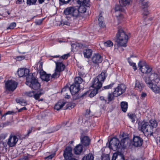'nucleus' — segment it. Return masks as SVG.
I'll list each match as a JSON object with an SVG mask.
<instances>
[{
	"mask_svg": "<svg viewBox=\"0 0 160 160\" xmlns=\"http://www.w3.org/2000/svg\"><path fill=\"white\" fill-rule=\"evenodd\" d=\"M139 69L143 73L147 75L143 79L147 84L150 86L152 83H158L160 80L159 75L158 72L153 70L152 68L144 62L140 61L138 63Z\"/></svg>",
	"mask_w": 160,
	"mask_h": 160,
	"instance_id": "nucleus-1",
	"label": "nucleus"
},
{
	"mask_svg": "<svg viewBox=\"0 0 160 160\" xmlns=\"http://www.w3.org/2000/svg\"><path fill=\"white\" fill-rule=\"evenodd\" d=\"M81 142L82 145L85 147L89 146L90 142V140L87 136L82 135L80 137Z\"/></svg>",
	"mask_w": 160,
	"mask_h": 160,
	"instance_id": "nucleus-15",
	"label": "nucleus"
},
{
	"mask_svg": "<svg viewBox=\"0 0 160 160\" xmlns=\"http://www.w3.org/2000/svg\"><path fill=\"white\" fill-rule=\"evenodd\" d=\"M44 93V92L43 91L41 92V91L40 92H38L37 93L35 94L34 93V95H33V97L35 99H38L40 97V96L42 94H43Z\"/></svg>",
	"mask_w": 160,
	"mask_h": 160,
	"instance_id": "nucleus-35",
	"label": "nucleus"
},
{
	"mask_svg": "<svg viewBox=\"0 0 160 160\" xmlns=\"http://www.w3.org/2000/svg\"><path fill=\"white\" fill-rule=\"evenodd\" d=\"M127 139H128V138H124L123 139H122L121 141V144H122L123 145H124V144L125 142V141Z\"/></svg>",
	"mask_w": 160,
	"mask_h": 160,
	"instance_id": "nucleus-53",
	"label": "nucleus"
},
{
	"mask_svg": "<svg viewBox=\"0 0 160 160\" xmlns=\"http://www.w3.org/2000/svg\"><path fill=\"white\" fill-rule=\"evenodd\" d=\"M143 140L139 137H134L133 138V145L135 147H140L142 143Z\"/></svg>",
	"mask_w": 160,
	"mask_h": 160,
	"instance_id": "nucleus-16",
	"label": "nucleus"
},
{
	"mask_svg": "<svg viewBox=\"0 0 160 160\" xmlns=\"http://www.w3.org/2000/svg\"><path fill=\"white\" fill-rule=\"evenodd\" d=\"M82 151V146L81 144H78L76 146L74 149V151L76 154H79Z\"/></svg>",
	"mask_w": 160,
	"mask_h": 160,
	"instance_id": "nucleus-21",
	"label": "nucleus"
},
{
	"mask_svg": "<svg viewBox=\"0 0 160 160\" xmlns=\"http://www.w3.org/2000/svg\"><path fill=\"white\" fill-rule=\"evenodd\" d=\"M130 0H119L120 5L122 6H125L129 3Z\"/></svg>",
	"mask_w": 160,
	"mask_h": 160,
	"instance_id": "nucleus-29",
	"label": "nucleus"
},
{
	"mask_svg": "<svg viewBox=\"0 0 160 160\" xmlns=\"http://www.w3.org/2000/svg\"><path fill=\"white\" fill-rule=\"evenodd\" d=\"M112 160H125L123 155L121 152H117L114 153Z\"/></svg>",
	"mask_w": 160,
	"mask_h": 160,
	"instance_id": "nucleus-17",
	"label": "nucleus"
},
{
	"mask_svg": "<svg viewBox=\"0 0 160 160\" xmlns=\"http://www.w3.org/2000/svg\"><path fill=\"white\" fill-rule=\"evenodd\" d=\"M22 100H20V99H17L16 100L17 103H19L20 104L21 102V103H23L22 102Z\"/></svg>",
	"mask_w": 160,
	"mask_h": 160,
	"instance_id": "nucleus-57",
	"label": "nucleus"
},
{
	"mask_svg": "<svg viewBox=\"0 0 160 160\" xmlns=\"http://www.w3.org/2000/svg\"><path fill=\"white\" fill-rule=\"evenodd\" d=\"M140 128L141 130L147 136H151L153 133L152 127L148 124V123L144 122L141 124Z\"/></svg>",
	"mask_w": 160,
	"mask_h": 160,
	"instance_id": "nucleus-6",
	"label": "nucleus"
},
{
	"mask_svg": "<svg viewBox=\"0 0 160 160\" xmlns=\"http://www.w3.org/2000/svg\"><path fill=\"white\" fill-rule=\"evenodd\" d=\"M114 84V83H112L109 85L104 86V88L105 89H109V88H111L113 87Z\"/></svg>",
	"mask_w": 160,
	"mask_h": 160,
	"instance_id": "nucleus-49",
	"label": "nucleus"
},
{
	"mask_svg": "<svg viewBox=\"0 0 160 160\" xmlns=\"http://www.w3.org/2000/svg\"><path fill=\"white\" fill-rule=\"evenodd\" d=\"M37 0H27V3L28 5H31L35 4Z\"/></svg>",
	"mask_w": 160,
	"mask_h": 160,
	"instance_id": "nucleus-38",
	"label": "nucleus"
},
{
	"mask_svg": "<svg viewBox=\"0 0 160 160\" xmlns=\"http://www.w3.org/2000/svg\"><path fill=\"white\" fill-rule=\"evenodd\" d=\"M113 95L111 93H109L108 96V100L109 102L111 101L112 100Z\"/></svg>",
	"mask_w": 160,
	"mask_h": 160,
	"instance_id": "nucleus-47",
	"label": "nucleus"
},
{
	"mask_svg": "<svg viewBox=\"0 0 160 160\" xmlns=\"http://www.w3.org/2000/svg\"><path fill=\"white\" fill-rule=\"evenodd\" d=\"M94 157L92 154L89 153L84 157L82 160H93Z\"/></svg>",
	"mask_w": 160,
	"mask_h": 160,
	"instance_id": "nucleus-27",
	"label": "nucleus"
},
{
	"mask_svg": "<svg viewBox=\"0 0 160 160\" xmlns=\"http://www.w3.org/2000/svg\"><path fill=\"white\" fill-rule=\"evenodd\" d=\"M33 128L32 127L31 128H30L29 129V130L28 131V135H29V134L32 132L33 129Z\"/></svg>",
	"mask_w": 160,
	"mask_h": 160,
	"instance_id": "nucleus-55",
	"label": "nucleus"
},
{
	"mask_svg": "<svg viewBox=\"0 0 160 160\" xmlns=\"http://www.w3.org/2000/svg\"><path fill=\"white\" fill-rule=\"evenodd\" d=\"M26 83L30 88L35 90L39 89L40 87V84L37 79L33 76L32 74H29L27 77Z\"/></svg>",
	"mask_w": 160,
	"mask_h": 160,
	"instance_id": "nucleus-4",
	"label": "nucleus"
},
{
	"mask_svg": "<svg viewBox=\"0 0 160 160\" xmlns=\"http://www.w3.org/2000/svg\"><path fill=\"white\" fill-rule=\"evenodd\" d=\"M126 89V87L124 84H120L115 89L113 95L115 97L119 96L124 93Z\"/></svg>",
	"mask_w": 160,
	"mask_h": 160,
	"instance_id": "nucleus-9",
	"label": "nucleus"
},
{
	"mask_svg": "<svg viewBox=\"0 0 160 160\" xmlns=\"http://www.w3.org/2000/svg\"><path fill=\"white\" fill-rule=\"evenodd\" d=\"M56 67L54 73L51 76L50 74H47L46 72H43L40 73V78L43 81L48 82L50 80V78H57L60 75L61 72L64 70L65 66L62 62L58 61H54Z\"/></svg>",
	"mask_w": 160,
	"mask_h": 160,
	"instance_id": "nucleus-2",
	"label": "nucleus"
},
{
	"mask_svg": "<svg viewBox=\"0 0 160 160\" xmlns=\"http://www.w3.org/2000/svg\"><path fill=\"white\" fill-rule=\"evenodd\" d=\"M69 88L68 87L66 86L62 89L61 92H64L65 93L66 92H69Z\"/></svg>",
	"mask_w": 160,
	"mask_h": 160,
	"instance_id": "nucleus-42",
	"label": "nucleus"
},
{
	"mask_svg": "<svg viewBox=\"0 0 160 160\" xmlns=\"http://www.w3.org/2000/svg\"><path fill=\"white\" fill-rule=\"evenodd\" d=\"M119 143V141L118 138H113L109 142V148L114 151H116L118 148Z\"/></svg>",
	"mask_w": 160,
	"mask_h": 160,
	"instance_id": "nucleus-10",
	"label": "nucleus"
},
{
	"mask_svg": "<svg viewBox=\"0 0 160 160\" xmlns=\"http://www.w3.org/2000/svg\"><path fill=\"white\" fill-rule=\"evenodd\" d=\"M105 71H102L93 80L92 87L94 88L100 89L102 85V82H104L106 75Z\"/></svg>",
	"mask_w": 160,
	"mask_h": 160,
	"instance_id": "nucleus-5",
	"label": "nucleus"
},
{
	"mask_svg": "<svg viewBox=\"0 0 160 160\" xmlns=\"http://www.w3.org/2000/svg\"><path fill=\"white\" fill-rule=\"evenodd\" d=\"M69 88V91L72 95H78V93L79 91L80 86L73 84Z\"/></svg>",
	"mask_w": 160,
	"mask_h": 160,
	"instance_id": "nucleus-14",
	"label": "nucleus"
},
{
	"mask_svg": "<svg viewBox=\"0 0 160 160\" xmlns=\"http://www.w3.org/2000/svg\"><path fill=\"white\" fill-rule=\"evenodd\" d=\"M100 98L101 100H104L105 102H106V100L104 99V97L103 96H101Z\"/></svg>",
	"mask_w": 160,
	"mask_h": 160,
	"instance_id": "nucleus-63",
	"label": "nucleus"
},
{
	"mask_svg": "<svg viewBox=\"0 0 160 160\" xmlns=\"http://www.w3.org/2000/svg\"><path fill=\"white\" fill-rule=\"evenodd\" d=\"M101 158L102 160H110L109 155L108 154H103Z\"/></svg>",
	"mask_w": 160,
	"mask_h": 160,
	"instance_id": "nucleus-36",
	"label": "nucleus"
},
{
	"mask_svg": "<svg viewBox=\"0 0 160 160\" xmlns=\"http://www.w3.org/2000/svg\"><path fill=\"white\" fill-rule=\"evenodd\" d=\"M22 0H17L16 1V3L18 4H21L22 3Z\"/></svg>",
	"mask_w": 160,
	"mask_h": 160,
	"instance_id": "nucleus-61",
	"label": "nucleus"
},
{
	"mask_svg": "<svg viewBox=\"0 0 160 160\" xmlns=\"http://www.w3.org/2000/svg\"><path fill=\"white\" fill-rule=\"evenodd\" d=\"M128 62L130 65L131 66H132L133 69H134V70L135 71L136 70L137 68L135 63L132 62L131 61V60L130 59H128Z\"/></svg>",
	"mask_w": 160,
	"mask_h": 160,
	"instance_id": "nucleus-37",
	"label": "nucleus"
},
{
	"mask_svg": "<svg viewBox=\"0 0 160 160\" xmlns=\"http://www.w3.org/2000/svg\"><path fill=\"white\" fill-rule=\"evenodd\" d=\"M74 104H72L71 103H69L67 105V107L66 108V109H70L72 108H74Z\"/></svg>",
	"mask_w": 160,
	"mask_h": 160,
	"instance_id": "nucleus-41",
	"label": "nucleus"
},
{
	"mask_svg": "<svg viewBox=\"0 0 160 160\" xmlns=\"http://www.w3.org/2000/svg\"><path fill=\"white\" fill-rule=\"evenodd\" d=\"M32 74L29 73V69L26 68H20L18 69V74L19 77H26L29 75V74Z\"/></svg>",
	"mask_w": 160,
	"mask_h": 160,
	"instance_id": "nucleus-13",
	"label": "nucleus"
},
{
	"mask_svg": "<svg viewBox=\"0 0 160 160\" xmlns=\"http://www.w3.org/2000/svg\"><path fill=\"white\" fill-rule=\"evenodd\" d=\"M99 89L98 88H94V89L92 91L90 94H89V96L90 97H93L95 95H96L98 92V90Z\"/></svg>",
	"mask_w": 160,
	"mask_h": 160,
	"instance_id": "nucleus-32",
	"label": "nucleus"
},
{
	"mask_svg": "<svg viewBox=\"0 0 160 160\" xmlns=\"http://www.w3.org/2000/svg\"><path fill=\"white\" fill-rule=\"evenodd\" d=\"M34 92H28L25 93V94L28 96L29 97H32L34 95Z\"/></svg>",
	"mask_w": 160,
	"mask_h": 160,
	"instance_id": "nucleus-40",
	"label": "nucleus"
},
{
	"mask_svg": "<svg viewBox=\"0 0 160 160\" xmlns=\"http://www.w3.org/2000/svg\"><path fill=\"white\" fill-rule=\"evenodd\" d=\"M55 156V154H52L45 158V160H51Z\"/></svg>",
	"mask_w": 160,
	"mask_h": 160,
	"instance_id": "nucleus-45",
	"label": "nucleus"
},
{
	"mask_svg": "<svg viewBox=\"0 0 160 160\" xmlns=\"http://www.w3.org/2000/svg\"><path fill=\"white\" fill-rule=\"evenodd\" d=\"M43 20V19H40L35 22V23L37 25H40L42 23Z\"/></svg>",
	"mask_w": 160,
	"mask_h": 160,
	"instance_id": "nucleus-50",
	"label": "nucleus"
},
{
	"mask_svg": "<svg viewBox=\"0 0 160 160\" xmlns=\"http://www.w3.org/2000/svg\"><path fill=\"white\" fill-rule=\"evenodd\" d=\"M98 25L101 28H104L105 27V25L103 23V21H100L99 22Z\"/></svg>",
	"mask_w": 160,
	"mask_h": 160,
	"instance_id": "nucleus-48",
	"label": "nucleus"
},
{
	"mask_svg": "<svg viewBox=\"0 0 160 160\" xmlns=\"http://www.w3.org/2000/svg\"><path fill=\"white\" fill-rule=\"evenodd\" d=\"M16 26V23H12L10 25L9 27L7 28V29H12L14 28Z\"/></svg>",
	"mask_w": 160,
	"mask_h": 160,
	"instance_id": "nucleus-43",
	"label": "nucleus"
},
{
	"mask_svg": "<svg viewBox=\"0 0 160 160\" xmlns=\"http://www.w3.org/2000/svg\"><path fill=\"white\" fill-rule=\"evenodd\" d=\"M128 39V36L122 28L119 29L116 35V42L119 49H122L121 47H126Z\"/></svg>",
	"mask_w": 160,
	"mask_h": 160,
	"instance_id": "nucleus-3",
	"label": "nucleus"
},
{
	"mask_svg": "<svg viewBox=\"0 0 160 160\" xmlns=\"http://www.w3.org/2000/svg\"><path fill=\"white\" fill-rule=\"evenodd\" d=\"M82 5H81L79 7V9H78L79 11V14L80 13H84L86 12V8L84 7L85 5H83L82 4Z\"/></svg>",
	"mask_w": 160,
	"mask_h": 160,
	"instance_id": "nucleus-33",
	"label": "nucleus"
},
{
	"mask_svg": "<svg viewBox=\"0 0 160 160\" xmlns=\"http://www.w3.org/2000/svg\"><path fill=\"white\" fill-rule=\"evenodd\" d=\"M82 81V78L80 77H76L75 79L74 84L78 86H80Z\"/></svg>",
	"mask_w": 160,
	"mask_h": 160,
	"instance_id": "nucleus-28",
	"label": "nucleus"
},
{
	"mask_svg": "<svg viewBox=\"0 0 160 160\" xmlns=\"http://www.w3.org/2000/svg\"><path fill=\"white\" fill-rule=\"evenodd\" d=\"M78 2L80 4H82L86 7H89V0H78Z\"/></svg>",
	"mask_w": 160,
	"mask_h": 160,
	"instance_id": "nucleus-30",
	"label": "nucleus"
},
{
	"mask_svg": "<svg viewBox=\"0 0 160 160\" xmlns=\"http://www.w3.org/2000/svg\"><path fill=\"white\" fill-rule=\"evenodd\" d=\"M25 58V57L23 56H17L16 57L15 59L16 61H21L22 60L24 59Z\"/></svg>",
	"mask_w": 160,
	"mask_h": 160,
	"instance_id": "nucleus-44",
	"label": "nucleus"
},
{
	"mask_svg": "<svg viewBox=\"0 0 160 160\" xmlns=\"http://www.w3.org/2000/svg\"><path fill=\"white\" fill-rule=\"evenodd\" d=\"M147 122L148 123V124L149 125L152 127L153 128H156L158 126L157 122L154 119L150 120L148 122Z\"/></svg>",
	"mask_w": 160,
	"mask_h": 160,
	"instance_id": "nucleus-26",
	"label": "nucleus"
},
{
	"mask_svg": "<svg viewBox=\"0 0 160 160\" xmlns=\"http://www.w3.org/2000/svg\"><path fill=\"white\" fill-rule=\"evenodd\" d=\"M157 83L155 84L154 83H152V85L150 86L149 84H148V87H150L151 89L156 93H158L160 91V88L159 87L156 85Z\"/></svg>",
	"mask_w": 160,
	"mask_h": 160,
	"instance_id": "nucleus-19",
	"label": "nucleus"
},
{
	"mask_svg": "<svg viewBox=\"0 0 160 160\" xmlns=\"http://www.w3.org/2000/svg\"><path fill=\"white\" fill-rule=\"evenodd\" d=\"M69 53H68L67 54H64L62 56L60 59L61 58L62 59H67L68 57L69 56Z\"/></svg>",
	"mask_w": 160,
	"mask_h": 160,
	"instance_id": "nucleus-46",
	"label": "nucleus"
},
{
	"mask_svg": "<svg viewBox=\"0 0 160 160\" xmlns=\"http://www.w3.org/2000/svg\"><path fill=\"white\" fill-rule=\"evenodd\" d=\"M66 102L62 101H60L55 106L54 109L57 110H59L65 105Z\"/></svg>",
	"mask_w": 160,
	"mask_h": 160,
	"instance_id": "nucleus-22",
	"label": "nucleus"
},
{
	"mask_svg": "<svg viewBox=\"0 0 160 160\" xmlns=\"http://www.w3.org/2000/svg\"><path fill=\"white\" fill-rule=\"evenodd\" d=\"M121 107L122 111L124 112H126L128 108V103L125 102H122L121 103Z\"/></svg>",
	"mask_w": 160,
	"mask_h": 160,
	"instance_id": "nucleus-24",
	"label": "nucleus"
},
{
	"mask_svg": "<svg viewBox=\"0 0 160 160\" xmlns=\"http://www.w3.org/2000/svg\"><path fill=\"white\" fill-rule=\"evenodd\" d=\"M72 149L70 147H67L64 151L63 156L66 160H77L72 158V154L71 152Z\"/></svg>",
	"mask_w": 160,
	"mask_h": 160,
	"instance_id": "nucleus-11",
	"label": "nucleus"
},
{
	"mask_svg": "<svg viewBox=\"0 0 160 160\" xmlns=\"http://www.w3.org/2000/svg\"><path fill=\"white\" fill-rule=\"evenodd\" d=\"M83 53L85 57L89 58H90L92 55V51L90 49H85L83 51Z\"/></svg>",
	"mask_w": 160,
	"mask_h": 160,
	"instance_id": "nucleus-23",
	"label": "nucleus"
},
{
	"mask_svg": "<svg viewBox=\"0 0 160 160\" xmlns=\"http://www.w3.org/2000/svg\"><path fill=\"white\" fill-rule=\"evenodd\" d=\"M19 160H28V158L27 157H24L20 159Z\"/></svg>",
	"mask_w": 160,
	"mask_h": 160,
	"instance_id": "nucleus-58",
	"label": "nucleus"
},
{
	"mask_svg": "<svg viewBox=\"0 0 160 160\" xmlns=\"http://www.w3.org/2000/svg\"><path fill=\"white\" fill-rule=\"evenodd\" d=\"M63 4H67L70 1V0H59Z\"/></svg>",
	"mask_w": 160,
	"mask_h": 160,
	"instance_id": "nucleus-51",
	"label": "nucleus"
},
{
	"mask_svg": "<svg viewBox=\"0 0 160 160\" xmlns=\"http://www.w3.org/2000/svg\"><path fill=\"white\" fill-rule=\"evenodd\" d=\"M18 140L16 136L10 135L8 139L7 144L10 147H14L16 146Z\"/></svg>",
	"mask_w": 160,
	"mask_h": 160,
	"instance_id": "nucleus-12",
	"label": "nucleus"
},
{
	"mask_svg": "<svg viewBox=\"0 0 160 160\" xmlns=\"http://www.w3.org/2000/svg\"><path fill=\"white\" fill-rule=\"evenodd\" d=\"M144 87V85L139 80H136L135 88L136 89L141 92Z\"/></svg>",
	"mask_w": 160,
	"mask_h": 160,
	"instance_id": "nucleus-20",
	"label": "nucleus"
},
{
	"mask_svg": "<svg viewBox=\"0 0 160 160\" xmlns=\"http://www.w3.org/2000/svg\"><path fill=\"white\" fill-rule=\"evenodd\" d=\"M64 13L66 15L77 18L79 16V11L78 8L74 7H68L64 11Z\"/></svg>",
	"mask_w": 160,
	"mask_h": 160,
	"instance_id": "nucleus-7",
	"label": "nucleus"
},
{
	"mask_svg": "<svg viewBox=\"0 0 160 160\" xmlns=\"http://www.w3.org/2000/svg\"><path fill=\"white\" fill-rule=\"evenodd\" d=\"M6 89L9 91H13L16 88L18 83L12 80H8L5 83Z\"/></svg>",
	"mask_w": 160,
	"mask_h": 160,
	"instance_id": "nucleus-8",
	"label": "nucleus"
},
{
	"mask_svg": "<svg viewBox=\"0 0 160 160\" xmlns=\"http://www.w3.org/2000/svg\"><path fill=\"white\" fill-rule=\"evenodd\" d=\"M22 102L23 103H22L21 102L20 104L24 106L26 104V102L25 101H24L23 100H22Z\"/></svg>",
	"mask_w": 160,
	"mask_h": 160,
	"instance_id": "nucleus-62",
	"label": "nucleus"
},
{
	"mask_svg": "<svg viewBox=\"0 0 160 160\" xmlns=\"http://www.w3.org/2000/svg\"><path fill=\"white\" fill-rule=\"evenodd\" d=\"M26 109H27V108L25 107H23L22 108H21L19 109L18 110V112H21L22 110H26Z\"/></svg>",
	"mask_w": 160,
	"mask_h": 160,
	"instance_id": "nucleus-60",
	"label": "nucleus"
},
{
	"mask_svg": "<svg viewBox=\"0 0 160 160\" xmlns=\"http://www.w3.org/2000/svg\"><path fill=\"white\" fill-rule=\"evenodd\" d=\"M16 113V112L13 111H8L6 113L4 114L5 115H8V114H15Z\"/></svg>",
	"mask_w": 160,
	"mask_h": 160,
	"instance_id": "nucleus-52",
	"label": "nucleus"
},
{
	"mask_svg": "<svg viewBox=\"0 0 160 160\" xmlns=\"http://www.w3.org/2000/svg\"><path fill=\"white\" fill-rule=\"evenodd\" d=\"M104 46L106 47H111L113 45V42L110 40H108L106 42H105L104 43Z\"/></svg>",
	"mask_w": 160,
	"mask_h": 160,
	"instance_id": "nucleus-31",
	"label": "nucleus"
},
{
	"mask_svg": "<svg viewBox=\"0 0 160 160\" xmlns=\"http://www.w3.org/2000/svg\"><path fill=\"white\" fill-rule=\"evenodd\" d=\"M128 116L131 119L132 122H134L135 119L136 118V115L135 114L129 113L128 114Z\"/></svg>",
	"mask_w": 160,
	"mask_h": 160,
	"instance_id": "nucleus-34",
	"label": "nucleus"
},
{
	"mask_svg": "<svg viewBox=\"0 0 160 160\" xmlns=\"http://www.w3.org/2000/svg\"><path fill=\"white\" fill-rule=\"evenodd\" d=\"M139 3L142 8H146L148 6V2L147 0H140Z\"/></svg>",
	"mask_w": 160,
	"mask_h": 160,
	"instance_id": "nucleus-25",
	"label": "nucleus"
},
{
	"mask_svg": "<svg viewBox=\"0 0 160 160\" xmlns=\"http://www.w3.org/2000/svg\"><path fill=\"white\" fill-rule=\"evenodd\" d=\"M93 62L95 64L101 63L102 60V58L99 54H96L93 55L92 58Z\"/></svg>",
	"mask_w": 160,
	"mask_h": 160,
	"instance_id": "nucleus-18",
	"label": "nucleus"
},
{
	"mask_svg": "<svg viewBox=\"0 0 160 160\" xmlns=\"http://www.w3.org/2000/svg\"><path fill=\"white\" fill-rule=\"evenodd\" d=\"M147 96V94L145 92H142L141 96V97L143 99V98H145Z\"/></svg>",
	"mask_w": 160,
	"mask_h": 160,
	"instance_id": "nucleus-56",
	"label": "nucleus"
},
{
	"mask_svg": "<svg viewBox=\"0 0 160 160\" xmlns=\"http://www.w3.org/2000/svg\"><path fill=\"white\" fill-rule=\"evenodd\" d=\"M68 92L65 93V98H70V96L68 94Z\"/></svg>",
	"mask_w": 160,
	"mask_h": 160,
	"instance_id": "nucleus-59",
	"label": "nucleus"
},
{
	"mask_svg": "<svg viewBox=\"0 0 160 160\" xmlns=\"http://www.w3.org/2000/svg\"><path fill=\"white\" fill-rule=\"evenodd\" d=\"M45 0H38V2L40 4H42L44 2Z\"/></svg>",
	"mask_w": 160,
	"mask_h": 160,
	"instance_id": "nucleus-64",
	"label": "nucleus"
},
{
	"mask_svg": "<svg viewBox=\"0 0 160 160\" xmlns=\"http://www.w3.org/2000/svg\"><path fill=\"white\" fill-rule=\"evenodd\" d=\"M99 16L100 17L98 20L99 22H100V21H103V18L102 16L101 13L100 14Z\"/></svg>",
	"mask_w": 160,
	"mask_h": 160,
	"instance_id": "nucleus-54",
	"label": "nucleus"
},
{
	"mask_svg": "<svg viewBox=\"0 0 160 160\" xmlns=\"http://www.w3.org/2000/svg\"><path fill=\"white\" fill-rule=\"evenodd\" d=\"M122 6L117 5L115 8L116 11H121L122 12L124 11V9L122 8Z\"/></svg>",
	"mask_w": 160,
	"mask_h": 160,
	"instance_id": "nucleus-39",
	"label": "nucleus"
}]
</instances>
